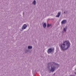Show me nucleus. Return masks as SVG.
<instances>
[{
  "label": "nucleus",
  "mask_w": 76,
  "mask_h": 76,
  "mask_svg": "<svg viewBox=\"0 0 76 76\" xmlns=\"http://www.w3.org/2000/svg\"><path fill=\"white\" fill-rule=\"evenodd\" d=\"M70 46V42L68 41H65L63 44H62L61 48L62 50L64 51L69 48Z\"/></svg>",
  "instance_id": "obj_1"
},
{
  "label": "nucleus",
  "mask_w": 76,
  "mask_h": 76,
  "mask_svg": "<svg viewBox=\"0 0 76 76\" xmlns=\"http://www.w3.org/2000/svg\"><path fill=\"white\" fill-rule=\"evenodd\" d=\"M26 28H27V25L26 24H24L22 27V29H23V30L25 29Z\"/></svg>",
  "instance_id": "obj_2"
},
{
  "label": "nucleus",
  "mask_w": 76,
  "mask_h": 76,
  "mask_svg": "<svg viewBox=\"0 0 76 76\" xmlns=\"http://www.w3.org/2000/svg\"><path fill=\"white\" fill-rule=\"evenodd\" d=\"M53 49H52L50 48L49 49L48 51V54H50V53H51L53 51Z\"/></svg>",
  "instance_id": "obj_3"
},
{
  "label": "nucleus",
  "mask_w": 76,
  "mask_h": 76,
  "mask_svg": "<svg viewBox=\"0 0 76 76\" xmlns=\"http://www.w3.org/2000/svg\"><path fill=\"white\" fill-rule=\"evenodd\" d=\"M51 69L52 72H54V70H55V67L54 66L53 67H52V66H51Z\"/></svg>",
  "instance_id": "obj_4"
},
{
  "label": "nucleus",
  "mask_w": 76,
  "mask_h": 76,
  "mask_svg": "<svg viewBox=\"0 0 76 76\" xmlns=\"http://www.w3.org/2000/svg\"><path fill=\"white\" fill-rule=\"evenodd\" d=\"M66 23V20H64L61 22V23L62 24H64Z\"/></svg>",
  "instance_id": "obj_5"
},
{
  "label": "nucleus",
  "mask_w": 76,
  "mask_h": 76,
  "mask_svg": "<svg viewBox=\"0 0 76 76\" xmlns=\"http://www.w3.org/2000/svg\"><path fill=\"white\" fill-rule=\"evenodd\" d=\"M60 12H58V15L56 16V17H57V18H58V17H60Z\"/></svg>",
  "instance_id": "obj_6"
},
{
  "label": "nucleus",
  "mask_w": 76,
  "mask_h": 76,
  "mask_svg": "<svg viewBox=\"0 0 76 76\" xmlns=\"http://www.w3.org/2000/svg\"><path fill=\"white\" fill-rule=\"evenodd\" d=\"M46 23H44L43 25V26L44 28H45L46 27Z\"/></svg>",
  "instance_id": "obj_7"
},
{
  "label": "nucleus",
  "mask_w": 76,
  "mask_h": 76,
  "mask_svg": "<svg viewBox=\"0 0 76 76\" xmlns=\"http://www.w3.org/2000/svg\"><path fill=\"white\" fill-rule=\"evenodd\" d=\"M28 50L26 49L25 50L24 52L25 53H27L28 52Z\"/></svg>",
  "instance_id": "obj_8"
},
{
  "label": "nucleus",
  "mask_w": 76,
  "mask_h": 76,
  "mask_svg": "<svg viewBox=\"0 0 76 76\" xmlns=\"http://www.w3.org/2000/svg\"><path fill=\"white\" fill-rule=\"evenodd\" d=\"M33 4H36V1H35V0H34V1L33 2Z\"/></svg>",
  "instance_id": "obj_9"
},
{
  "label": "nucleus",
  "mask_w": 76,
  "mask_h": 76,
  "mask_svg": "<svg viewBox=\"0 0 76 76\" xmlns=\"http://www.w3.org/2000/svg\"><path fill=\"white\" fill-rule=\"evenodd\" d=\"M32 47L31 46H29V49H32Z\"/></svg>",
  "instance_id": "obj_10"
},
{
  "label": "nucleus",
  "mask_w": 76,
  "mask_h": 76,
  "mask_svg": "<svg viewBox=\"0 0 76 76\" xmlns=\"http://www.w3.org/2000/svg\"><path fill=\"white\" fill-rule=\"evenodd\" d=\"M66 29H67V27H66L65 28H64V31H66Z\"/></svg>",
  "instance_id": "obj_11"
},
{
  "label": "nucleus",
  "mask_w": 76,
  "mask_h": 76,
  "mask_svg": "<svg viewBox=\"0 0 76 76\" xmlns=\"http://www.w3.org/2000/svg\"><path fill=\"white\" fill-rule=\"evenodd\" d=\"M51 24H48L47 26L48 28V27L50 26H51Z\"/></svg>",
  "instance_id": "obj_12"
},
{
  "label": "nucleus",
  "mask_w": 76,
  "mask_h": 76,
  "mask_svg": "<svg viewBox=\"0 0 76 76\" xmlns=\"http://www.w3.org/2000/svg\"><path fill=\"white\" fill-rule=\"evenodd\" d=\"M53 65H55V64H56L54 63H53Z\"/></svg>",
  "instance_id": "obj_13"
},
{
  "label": "nucleus",
  "mask_w": 76,
  "mask_h": 76,
  "mask_svg": "<svg viewBox=\"0 0 76 76\" xmlns=\"http://www.w3.org/2000/svg\"><path fill=\"white\" fill-rule=\"evenodd\" d=\"M24 13V12L23 13V15H25V14Z\"/></svg>",
  "instance_id": "obj_14"
},
{
  "label": "nucleus",
  "mask_w": 76,
  "mask_h": 76,
  "mask_svg": "<svg viewBox=\"0 0 76 76\" xmlns=\"http://www.w3.org/2000/svg\"><path fill=\"white\" fill-rule=\"evenodd\" d=\"M28 49H29V46H28Z\"/></svg>",
  "instance_id": "obj_15"
},
{
  "label": "nucleus",
  "mask_w": 76,
  "mask_h": 76,
  "mask_svg": "<svg viewBox=\"0 0 76 76\" xmlns=\"http://www.w3.org/2000/svg\"><path fill=\"white\" fill-rule=\"evenodd\" d=\"M64 13H65L64 12Z\"/></svg>",
  "instance_id": "obj_16"
}]
</instances>
